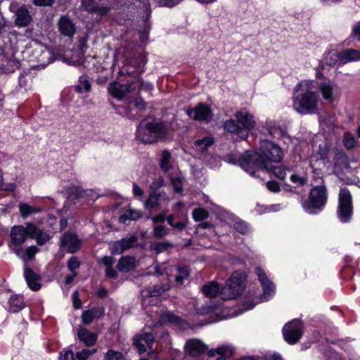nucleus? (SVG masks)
I'll return each mask as SVG.
<instances>
[{"instance_id": "4c0bfd02", "label": "nucleus", "mask_w": 360, "mask_h": 360, "mask_svg": "<svg viewBox=\"0 0 360 360\" xmlns=\"http://www.w3.org/2000/svg\"><path fill=\"white\" fill-rule=\"evenodd\" d=\"M172 244L169 242H159L151 245V249L157 254L165 251Z\"/></svg>"}, {"instance_id": "e433bc0d", "label": "nucleus", "mask_w": 360, "mask_h": 360, "mask_svg": "<svg viewBox=\"0 0 360 360\" xmlns=\"http://www.w3.org/2000/svg\"><path fill=\"white\" fill-rule=\"evenodd\" d=\"M170 158L171 155L168 151L165 150L162 152L160 160V167L165 172H167L170 168Z\"/></svg>"}, {"instance_id": "f8f14e48", "label": "nucleus", "mask_w": 360, "mask_h": 360, "mask_svg": "<svg viewBox=\"0 0 360 360\" xmlns=\"http://www.w3.org/2000/svg\"><path fill=\"white\" fill-rule=\"evenodd\" d=\"M186 112L191 118L198 121H208L212 117L210 107L202 103L198 104L194 108L188 109Z\"/></svg>"}, {"instance_id": "a18cd8bd", "label": "nucleus", "mask_w": 360, "mask_h": 360, "mask_svg": "<svg viewBox=\"0 0 360 360\" xmlns=\"http://www.w3.org/2000/svg\"><path fill=\"white\" fill-rule=\"evenodd\" d=\"M80 266V262L75 257H72L68 262V267L69 270L72 272H75L76 269H77Z\"/></svg>"}, {"instance_id": "37998d69", "label": "nucleus", "mask_w": 360, "mask_h": 360, "mask_svg": "<svg viewBox=\"0 0 360 360\" xmlns=\"http://www.w3.org/2000/svg\"><path fill=\"white\" fill-rule=\"evenodd\" d=\"M234 229L242 234H245L249 231V226L245 222L242 221H236Z\"/></svg>"}, {"instance_id": "a211bd4d", "label": "nucleus", "mask_w": 360, "mask_h": 360, "mask_svg": "<svg viewBox=\"0 0 360 360\" xmlns=\"http://www.w3.org/2000/svg\"><path fill=\"white\" fill-rule=\"evenodd\" d=\"M256 274L257 275L258 279L260 281V283L263 288L264 290V296H269L271 292H274L275 286L272 283V282L267 278L266 274L264 271L258 267L256 269Z\"/></svg>"}, {"instance_id": "6ab92c4d", "label": "nucleus", "mask_w": 360, "mask_h": 360, "mask_svg": "<svg viewBox=\"0 0 360 360\" xmlns=\"http://www.w3.org/2000/svg\"><path fill=\"white\" fill-rule=\"evenodd\" d=\"M58 27L60 33L64 36L72 37L75 33V25L67 16H62L60 18Z\"/></svg>"}, {"instance_id": "58836bf2", "label": "nucleus", "mask_w": 360, "mask_h": 360, "mask_svg": "<svg viewBox=\"0 0 360 360\" xmlns=\"http://www.w3.org/2000/svg\"><path fill=\"white\" fill-rule=\"evenodd\" d=\"M96 349H84L76 354V360H87L91 355L96 352Z\"/></svg>"}, {"instance_id": "2f4dec72", "label": "nucleus", "mask_w": 360, "mask_h": 360, "mask_svg": "<svg viewBox=\"0 0 360 360\" xmlns=\"http://www.w3.org/2000/svg\"><path fill=\"white\" fill-rule=\"evenodd\" d=\"M91 88V84L86 76H81L75 86L76 91L79 94L88 93Z\"/></svg>"}, {"instance_id": "bb28decb", "label": "nucleus", "mask_w": 360, "mask_h": 360, "mask_svg": "<svg viewBox=\"0 0 360 360\" xmlns=\"http://www.w3.org/2000/svg\"><path fill=\"white\" fill-rule=\"evenodd\" d=\"M136 266V261L132 257H123L117 264V269L121 272H129Z\"/></svg>"}, {"instance_id": "5fc2aeb1", "label": "nucleus", "mask_w": 360, "mask_h": 360, "mask_svg": "<svg viewBox=\"0 0 360 360\" xmlns=\"http://www.w3.org/2000/svg\"><path fill=\"white\" fill-rule=\"evenodd\" d=\"M129 104H133L139 110H143L146 108V103L142 98H137L134 101H129Z\"/></svg>"}, {"instance_id": "aec40b11", "label": "nucleus", "mask_w": 360, "mask_h": 360, "mask_svg": "<svg viewBox=\"0 0 360 360\" xmlns=\"http://www.w3.org/2000/svg\"><path fill=\"white\" fill-rule=\"evenodd\" d=\"M338 60L341 63L345 64L350 62L360 60V51L347 49L338 53Z\"/></svg>"}, {"instance_id": "473e14b6", "label": "nucleus", "mask_w": 360, "mask_h": 360, "mask_svg": "<svg viewBox=\"0 0 360 360\" xmlns=\"http://www.w3.org/2000/svg\"><path fill=\"white\" fill-rule=\"evenodd\" d=\"M213 139L210 136H205L195 141L194 146L196 150L204 152L213 144Z\"/></svg>"}, {"instance_id": "4d7b16f0", "label": "nucleus", "mask_w": 360, "mask_h": 360, "mask_svg": "<svg viewBox=\"0 0 360 360\" xmlns=\"http://www.w3.org/2000/svg\"><path fill=\"white\" fill-rule=\"evenodd\" d=\"M164 186V180L162 178H158L155 180H154L150 186V188L152 191H153V192H155L156 190L159 189L160 188H161L162 186Z\"/></svg>"}, {"instance_id": "3c124183", "label": "nucleus", "mask_w": 360, "mask_h": 360, "mask_svg": "<svg viewBox=\"0 0 360 360\" xmlns=\"http://www.w3.org/2000/svg\"><path fill=\"white\" fill-rule=\"evenodd\" d=\"M172 184L176 193H181L182 191V181L180 178H172L171 179Z\"/></svg>"}, {"instance_id": "7ed1b4c3", "label": "nucleus", "mask_w": 360, "mask_h": 360, "mask_svg": "<svg viewBox=\"0 0 360 360\" xmlns=\"http://www.w3.org/2000/svg\"><path fill=\"white\" fill-rule=\"evenodd\" d=\"M171 129L165 122L142 121L136 129V138L144 143H153L168 137Z\"/></svg>"}, {"instance_id": "a878e982", "label": "nucleus", "mask_w": 360, "mask_h": 360, "mask_svg": "<svg viewBox=\"0 0 360 360\" xmlns=\"http://www.w3.org/2000/svg\"><path fill=\"white\" fill-rule=\"evenodd\" d=\"M162 199L166 201L169 200L165 192L160 193L152 192L150 193L148 198L145 202V207L147 208H154L159 205V201Z\"/></svg>"}, {"instance_id": "b1692460", "label": "nucleus", "mask_w": 360, "mask_h": 360, "mask_svg": "<svg viewBox=\"0 0 360 360\" xmlns=\"http://www.w3.org/2000/svg\"><path fill=\"white\" fill-rule=\"evenodd\" d=\"M15 16V25L19 27H25L31 21V16L25 6H22L17 10Z\"/></svg>"}, {"instance_id": "f704fd0d", "label": "nucleus", "mask_w": 360, "mask_h": 360, "mask_svg": "<svg viewBox=\"0 0 360 360\" xmlns=\"http://www.w3.org/2000/svg\"><path fill=\"white\" fill-rule=\"evenodd\" d=\"M174 270L176 271L174 280L178 284L183 283L188 277V271L186 267H174Z\"/></svg>"}, {"instance_id": "dca6fc26", "label": "nucleus", "mask_w": 360, "mask_h": 360, "mask_svg": "<svg viewBox=\"0 0 360 360\" xmlns=\"http://www.w3.org/2000/svg\"><path fill=\"white\" fill-rule=\"evenodd\" d=\"M318 89L323 98L327 101H333L334 99L335 83L330 80L322 81L318 84Z\"/></svg>"}, {"instance_id": "e2e57ef3", "label": "nucleus", "mask_w": 360, "mask_h": 360, "mask_svg": "<svg viewBox=\"0 0 360 360\" xmlns=\"http://www.w3.org/2000/svg\"><path fill=\"white\" fill-rule=\"evenodd\" d=\"M352 36L360 41V22L353 27Z\"/></svg>"}, {"instance_id": "ea45409f", "label": "nucleus", "mask_w": 360, "mask_h": 360, "mask_svg": "<svg viewBox=\"0 0 360 360\" xmlns=\"http://www.w3.org/2000/svg\"><path fill=\"white\" fill-rule=\"evenodd\" d=\"M266 170L268 172H272L273 174L280 179H284L286 176L285 169L283 166L274 167L271 165V169Z\"/></svg>"}, {"instance_id": "f3484780", "label": "nucleus", "mask_w": 360, "mask_h": 360, "mask_svg": "<svg viewBox=\"0 0 360 360\" xmlns=\"http://www.w3.org/2000/svg\"><path fill=\"white\" fill-rule=\"evenodd\" d=\"M29 231L30 238L34 239L39 245H44L51 238L49 234L44 232L32 223H29Z\"/></svg>"}, {"instance_id": "680f3d73", "label": "nucleus", "mask_w": 360, "mask_h": 360, "mask_svg": "<svg viewBox=\"0 0 360 360\" xmlns=\"http://www.w3.org/2000/svg\"><path fill=\"white\" fill-rule=\"evenodd\" d=\"M133 194L134 196H142L143 195V190L138 186L136 183H133Z\"/></svg>"}, {"instance_id": "f257e3e1", "label": "nucleus", "mask_w": 360, "mask_h": 360, "mask_svg": "<svg viewBox=\"0 0 360 360\" xmlns=\"http://www.w3.org/2000/svg\"><path fill=\"white\" fill-rule=\"evenodd\" d=\"M259 150L248 152L239 159L240 166L251 175H254L257 169H270L272 163L282 160V150L273 142L262 141Z\"/></svg>"}, {"instance_id": "a19ab883", "label": "nucleus", "mask_w": 360, "mask_h": 360, "mask_svg": "<svg viewBox=\"0 0 360 360\" xmlns=\"http://www.w3.org/2000/svg\"><path fill=\"white\" fill-rule=\"evenodd\" d=\"M105 360H124V357L121 352L110 349L105 356Z\"/></svg>"}, {"instance_id": "79ce46f5", "label": "nucleus", "mask_w": 360, "mask_h": 360, "mask_svg": "<svg viewBox=\"0 0 360 360\" xmlns=\"http://www.w3.org/2000/svg\"><path fill=\"white\" fill-rule=\"evenodd\" d=\"M153 234L155 238H161L168 234V230L164 226H155Z\"/></svg>"}, {"instance_id": "c9c22d12", "label": "nucleus", "mask_w": 360, "mask_h": 360, "mask_svg": "<svg viewBox=\"0 0 360 360\" xmlns=\"http://www.w3.org/2000/svg\"><path fill=\"white\" fill-rule=\"evenodd\" d=\"M192 215L195 221H200L208 218L209 213L205 209L197 208L193 211Z\"/></svg>"}, {"instance_id": "412c9836", "label": "nucleus", "mask_w": 360, "mask_h": 360, "mask_svg": "<svg viewBox=\"0 0 360 360\" xmlns=\"http://www.w3.org/2000/svg\"><path fill=\"white\" fill-rule=\"evenodd\" d=\"M78 338L87 347L94 345L97 340V335L90 332L84 327H80L77 332Z\"/></svg>"}, {"instance_id": "7c9ffc66", "label": "nucleus", "mask_w": 360, "mask_h": 360, "mask_svg": "<svg viewBox=\"0 0 360 360\" xmlns=\"http://www.w3.org/2000/svg\"><path fill=\"white\" fill-rule=\"evenodd\" d=\"M18 207L22 218H26L31 214L39 213L41 211V208L32 206L26 203H20Z\"/></svg>"}, {"instance_id": "8fccbe9b", "label": "nucleus", "mask_w": 360, "mask_h": 360, "mask_svg": "<svg viewBox=\"0 0 360 360\" xmlns=\"http://www.w3.org/2000/svg\"><path fill=\"white\" fill-rule=\"evenodd\" d=\"M344 145L348 149H352L355 146V140L353 136L349 134H345L344 138Z\"/></svg>"}, {"instance_id": "cd10ccee", "label": "nucleus", "mask_w": 360, "mask_h": 360, "mask_svg": "<svg viewBox=\"0 0 360 360\" xmlns=\"http://www.w3.org/2000/svg\"><path fill=\"white\" fill-rule=\"evenodd\" d=\"M104 314L103 308L91 309L83 312L82 321L85 324L91 323L94 319L102 316Z\"/></svg>"}, {"instance_id": "39448f33", "label": "nucleus", "mask_w": 360, "mask_h": 360, "mask_svg": "<svg viewBox=\"0 0 360 360\" xmlns=\"http://www.w3.org/2000/svg\"><path fill=\"white\" fill-rule=\"evenodd\" d=\"M245 281V275L243 272H233L221 290L222 300H231L240 295L244 290Z\"/></svg>"}, {"instance_id": "c03bdc74", "label": "nucleus", "mask_w": 360, "mask_h": 360, "mask_svg": "<svg viewBox=\"0 0 360 360\" xmlns=\"http://www.w3.org/2000/svg\"><path fill=\"white\" fill-rule=\"evenodd\" d=\"M217 354L219 356L216 360H226V354L230 352L228 346H222L216 349Z\"/></svg>"}, {"instance_id": "9b49d317", "label": "nucleus", "mask_w": 360, "mask_h": 360, "mask_svg": "<svg viewBox=\"0 0 360 360\" xmlns=\"http://www.w3.org/2000/svg\"><path fill=\"white\" fill-rule=\"evenodd\" d=\"M132 86L133 84L124 85L118 82H112L108 86V91L114 98L122 100L128 98L129 94L136 91L135 87Z\"/></svg>"}, {"instance_id": "603ef678", "label": "nucleus", "mask_w": 360, "mask_h": 360, "mask_svg": "<svg viewBox=\"0 0 360 360\" xmlns=\"http://www.w3.org/2000/svg\"><path fill=\"white\" fill-rule=\"evenodd\" d=\"M60 360H76L74 353L71 350H67L60 352Z\"/></svg>"}, {"instance_id": "0eeeda50", "label": "nucleus", "mask_w": 360, "mask_h": 360, "mask_svg": "<svg viewBox=\"0 0 360 360\" xmlns=\"http://www.w3.org/2000/svg\"><path fill=\"white\" fill-rule=\"evenodd\" d=\"M352 198L347 188H342L338 196V217L342 222H348L352 215Z\"/></svg>"}, {"instance_id": "c756f323", "label": "nucleus", "mask_w": 360, "mask_h": 360, "mask_svg": "<svg viewBox=\"0 0 360 360\" xmlns=\"http://www.w3.org/2000/svg\"><path fill=\"white\" fill-rule=\"evenodd\" d=\"M8 310L13 313L18 312L25 307L23 299L19 295L11 296L8 300Z\"/></svg>"}, {"instance_id": "f03ea898", "label": "nucleus", "mask_w": 360, "mask_h": 360, "mask_svg": "<svg viewBox=\"0 0 360 360\" xmlns=\"http://www.w3.org/2000/svg\"><path fill=\"white\" fill-rule=\"evenodd\" d=\"M314 82L302 80L296 85L293 93V108L300 114L309 115L316 112L319 97Z\"/></svg>"}, {"instance_id": "ddd939ff", "label": "nucleus", "mask_w": 360, "mask_h": 360, "mask_svg": "<svg viewBox=\"0 0 360 360\" xmlns=\"http://www.w3.org/2000/svg\"><path fill=\"white\" fill-rule=\"evenodd\" d=\"M153 341L154 336L149 333L137 335L134 338V345L136 347L139 353H144L146 351V346L151 349Z\"/></svg>"}, {"instance_id": "13d9d810", "label": "nucleus", "mask_w": 360, "mask_h": 360, "mask_svg": "<svg viewBox=\"0 0 360 360\" xmlns=\"http://www.w3.org/2000/svg\"><path fill=\"white\" fill-rule=\"evenodd\" d=\"M33 3L37 6H47L52 5L53 0H33Z\"/></svg>"}, {"instance_id": "5701e85b", "label": "nucleus", "mask_w": 360, "mask_h": 360, "mask_svg": "<svg viewBox=\"0 0 360 360\" xmlns=\"http://www.w3.org/2000/svg\"><path fill=\"white\" fill-rule=\"evenodd\" d=\"M18 251L15 250L14 252L17 257L23 260L25 262L32 260L34 255L39 252V249L36 246H30L26 249H23L22 247L17 249Z\"/></svg>"}, {"instance_id": "de8ad7c7", "label": "nucleus", "mask_w": 360, "mask_h": 360, "mask_svg": "<svg viewBox=\"0 0 360 360\" xmlns=\"http://www.w3.org/2000/svg\"><path fill=\"white\" fill-rule=\"evenodd\" d=\"M156 2L162 6H174L181 2L183 0H155Z\"/></svg>"}, {"instance_id": "c85d7f7f", "label": "nucleus", "mask_w": 360, "mask_h": 360, "mask_svg": "<svg viewBox=\"0 0 360 360\" xmlns=\"http://www.w3.org/2000/svg\"><path fill=\"white\" fill-rule=\"evenodd\" d=\"M143 216V212L140 210L129 208L120 217V221L125 223L127 220H138Z\"/></svg>"}, {"instance_id": "6e6552de", "label": "nucleus", "mask_w": 360, "mask_h": 360, "mask_svg": "<svg viewBox=\"0 0 360 360\" xmlns=\"http://www.w3.org/2000/svg\"><path fill=\"white\" fill-rule=\"evenodd\" d=\"M30 237V232L29 231V223L22 225L13 226L10 232V243L9 248L12 252L22 247V244L25 243L28 237Z\"/></svg>"}, {"instance_id": "72a5a7b5", "label": "nucleus", "mask_w": 360, "mask_h": 360, "mask_svg": "<svg viewBox=\"0 0 360 360\" xmlns=\"http://www.w3.org/2000/svg\"><path fill=\"white\" fill-rule=\"evenodd\" d=\"M219 291V285L215 282H211L208 285L202 287V292L204 295L210 298L215 297Z\"/></svg>"}, {"instance_id": "49530a36", "label": "nucleus", "mask_w": 360, "mask_h": 360, "mask_svg": "<svg viewBox=\"0 0 360 360\" xmlns=\"http://www.w3.org/2000/svg\"><path fill=\"white\" fill-rule=\"evenodd\" d=\"M169 289V285L168 284L163 285L162 286H155L153 290L150 292L151 296H158L160 295L162 292L167 291Z\"/></svg>"}, {"instance_id": "393cba45", "label": "nucleus", "mask_w": 360, "mask_h": 360, "mask_svg": "<svg viewBox=\"0 0 360 360\" xmlns=\"http://www.w3.org/2000/svg\"><path fill=\"white\" fill-rule=\"evenodd\" d=\"M266 128L269 134L275 138L283 137L286 134L285 129L272 120L266 122Z\"/></svg>"}, {"instance_id": "4be33fe9", "label": "nucleus", "mask_w": 360, "mask_h": 360, "mask_svg": "<svg viewBox=\"0 0 360 360\" xmlns=\"http://www.w3.org/2000/svg\"><path fill=\"white\" fill-rule=\"evenodd\" d=\"M136 241V238L135 236H131L129 238H123L117 241L112 245V252L120 254L124 250L130 248Z\"/></svg>"}, {"instance_id": "09e8293b", "label": "nucleus", "mask_w": 360, "mask_h": 360, "mask_svg": "<svg viewBox=\"0 0 360 360\" xmlns=\"http://www.w3.org/2000/svg\"><path fill=\"white\" fill-rule=\"evenodd\" d=\"M82 5L86 11L91 13L96 4L94 0H82Z\"/></svg>"}, {"instance_id": "4468645a", "label": "nucleus", "mask_w": 360, "mask_h": 360, "mask_svg": "<svg viewBox=\"0 0 360 360\" xmlns=\"http://www.w3.org/2000/svg\"><path fill=\"white\" fill-rule=\"evenodd\" d=\"M24 276L29 288L32 290L37 291L41 288V276L26 265L24 267Z\"/></svg>"}, {"instance_id": "9d476101", "label": "nucleus", "mask_w": 360, "mask_h": 360, "mask_svg": "<svg viewBox=\"0 0 360 360\" xmlns=\"http://www.w3.org/2000/svg\"><path fill=\"white\" fill-rule=\"evenodd\" d=\"M81 240L77 236L71 232H67L60 238V248L69 253H75L81 248Z\"/></svg>"}, {"instance_id": "20e7f679", "label": "nucleus", "mask_w": 360, "mask_h": 360, "mask_svg": "<svg viewBox=\"0 0 360 360\" xmlns=\"http://www.w3.org/2000/svg\"><path fill=\"white\" fill-rule=\"evenodd\" d=\"M235 117L236 120H226L224 122V128L226 131L245 139L248 136L249 131L255 125L253 116L248 112L239 111L235 114Z\"/></svg>"}, {"instance_id": "69168bd1", "label": "nucleus", "mask_w": 360, "mask_h": 360, "mask_svg": "<svg viewBox=\"0 0 360 360\" xmlns=\"http://www.w3.org/2000/svg\"><path fill=\"white\" fill-rule=\"evenodd\" d=\"M15 188V184L14 183L4 184L1 185V189L4 191H13Z\"/></svg>"}, {"instance_id": "0e129e2a", "label": "nucleus", "mask_w": 360, "mask_h": 360, "mask_svg": "<svg viewBox=\"0 0 360 360\" xmlns=\"http://www.w3.org/2000/svg\"><path fill=\"white\" fill-rule=\"evenodd\" d=\"M105 275L109 278H115L117 275L116 271L112 269V266L106 267Z\"/></svg>"}, {"instance_id": "2eb2a0df", "label": "nucleus", "mask_w": 360, "mask_h": 360, "mask_svg": "<svg viewBox=\"0 0 360 360\" xmlns=\"http://www.w3.org/2000/svg\"><path fill=\"white\" fill-rule=\"evenodd\" d=\"M207 349L206 345L199 340H188L186 343V352L187 354L195 356L204 353Z\"/></svg>"}, {"instance_id": "338daca9", "label": "nucleus", "mask_w": 360, "mask_h": 360, "mask_svg": "<svg viewBox=\"0 0 360 360\" xmlns=\"http://www.w3.org/2000/svg\"><path fill=\"white\" fill-rule=\"evenodd\" d=\"M152 220L155 224L163 222L165 220V214H160L159 215L154 216L152 217Z\"/></svg>"}, {"instance_id": "6e6d98bb", "label": "nucleus", "mask_w": 360, "mask_h": 360, "mask_svg": "<svg viewBox=\"0 0 360 360\" xmlns=\"http://www.w3.org/2000/svg\"><path fill=\"white\" fill-rule=\"evenodd\" d=\"M266 186L270 191L274 193H277L281 190L278 183L274 181H270L266 182Z\"/></svg>"}, {"instance_id": "1a4fd4ad", "label": "nucleus", "mask_w": 360, "mask_h": 360, "mask_svg": "<svg viewBox=\"0 0 360 360\" xmlns=\"http://www.w3.org/2000/svg\"><path fill=\"white\" fill-rule=\"evenodd\" d=\"M302 323L297 319L288 322L283 328L284 339L290 345H294L299 341L302 335Z\"/></svg>"}, {"instance_id": "423d86ee", "label": "nucleus", "mask_w": 360, "mask_h": 360, "mask_svg": "<svg viewBox=\"0 0 360 360\" xmlns=\"http://www.w3.org/2000/svg\"><path fill=\"white\" fill-rule=\"evenodd\" d=\"M327 198L324 185L315 186L310 191L309 200L302 203V207L309 214H316L324 207Z\"/></svg>"}, {"instance_id": "774afa93", "label": "nucleus", "mask_w": 360, "mask_h": 360, "mask_svg": "<svg viewBox=\"0 0 360 360\" xmlns=\"http://www.w3.org/2000/svg\"><path fill=\"white\" fill-rule=\"evenodd\" d=\"M164 318L170 322H177L178 321V318L172 313H166L164 315Z\"/></svg>"}, {"instance_id": "864d4df0", "label": "nucleus", "mask_w": 360, "mask_h": 360, "mask_svg": "<svg viewBox=\"0 0 360 360\" xmlns=\"http://www.w3.org/2000/svg\"><path fill=\"white\" fill-rule=\"evenodd\" d=\"M110 8L107 6H101L97 5L94 8V11L91 13H96L101 15H105L108 13Z\"/></svg>"}, {"instance_id": "052dcab7", "label": "nucleus", "mask_w": 360, "mask_h": 360, "mask_svg": "<svg viewBox=\"0 0 360 360\" xmlns=\"http://www.w3.org/2000/svg\"><path fill=\"white\" fill-rule=\"evenodd\" d=\"M115 259L114 257H110V256H105L103 257L102 259V263L106 266H112L113 264L115 263Z\"/></svg>"}, {"instance_id": "bf43d9fd", "label": "nucleus", "mask_w": 360, "mask_h": 360, "mask_svg": "<svg viewBox=\"0 0 360 360\" xmlns=\"http://www.w3.org/2000/svg\"><path fill=\"white\" fill-rule=\"evenodd\" d=\"M290 179L292 183L299 185H304L305 183L304 179L297 174H291Z\"/></svg>"}]
</instances>
